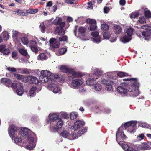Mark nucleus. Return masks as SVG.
I'll list each match as a JSON object with an SVG mask.
<instances>
[{
    "mask_svg": "<svg viewBox=\"0 0 151 151\" xmlns=\"http://www.w3.org/2000/svg\"><path fill=\"white\" fill-rule=\"evenodd\" d=\"M137 123L136 121H129L126 122L124 125L122 124L120 127L119 128L116 134V139L119 144L120 141H123L122 140H124L126 138V137L121 128H122L124 127L125 129H127V130L129 132L131 133H134L136 130L135 127Z\"/></svg>",
    "mask_w": 151,
    "mask_h": 151,
    "instance_id": "nucleus-1",
    "label": "nucleus"
},
{
    "mask_svg": "<svg viewBox=\"0 0 151 151\" xmlns=\"http://www.w3.org/2000/svg\"><path fill=\"white\" fill-rule=\"evenodd\" d=\"M30 130L26 128H23L20 131V135L23 137L22 138L25 139L26 141L29 144L25 146L26 148L32 150L34 148L36 145V142L34 140V138L31 136H29V134Z\"/></svg>",
    "mask_w": 151,
    "mask_h": 151,
    "instance_id": "nucleus-2",
    "label": "nucleus"
},
{
    "mask_svg": "<svg viewBox=\"0 0 151 151\" xmlns=\"http://www.w3.org/2000/svg\"><path fill=\"white\" fill-rule=\"evenodd\" d=\"M93 73L89 74L88 78L86 80V84L89 86L92 85L93 82L99 78L102 74L103 71L100 69L93 67Z\"/></svg>",
    "mask_w": 151,
    "mask_h": 151,
    "instance_id": "nucleus-3",
    "label": "nucleus"
},
{
    "mask_svg": "<svg viewBox=\"0 0 151 151\" xmlns=\"http://www.w3.org/2000/svg\"><path fill=\"white\" fill-rule=\"evenodd\" d=\"M139 86V83L137 80L134 79L132 81L131 84L128 87V91L130 93V95L131 96L135 97L140 94L138 89Z\"/></svg>",
    "mask_w": 151,
    "mask_h": 151,
    "instance_id": "nucleus-4",
    "label": "nucleus"
},
{
    "mask_svg": "<svg viewBox=\"0 0 151 151\" xmlns=\"http://www.w3.org/2000/svg\"><path fill=\"white\" fill-rule=\"evenodd\" d=\"M41 74L42 83H47V84L50 82H52V80H55L54 75L52 74L49 71L42 70L41 71Z\"/></svg>",
    "mask_w": 151,
    "mask_h": 151,
    "instance_id": "nucleus-5",
    "label": "nucleus"
},
{
    "mask_svg": "<svg viewBox=\"0 0 151 151\" xmlns=\"http://www.w3.org/2000/svg\"><path fill=\"white\" fill-rule=\"evenodd\" d=\"M60 70L64 73H68L73 76L74 78H79L82 76V73L81 72H76L74 70L69 67L64 65H62L60 67Z\"/></svg>",
    "mask_w": 151,
    "mask_h": 151,
    "instance_id": "nucleus-6",
    "label": "nucleus"
},
{
    "mask_svg": "<svg viewBox=\"0 0 151 151\" xmlns=\"http://www.w3.org/2000/svg\"><path fill=\"white\" fill-rule=\"evenodd\" d=\"M133 32V28H129L127 29L125 31L124 35L120 39L121 41L124 43L130 41Z\"/></svg>",
    "mask_w": 151,
    "mask_h": 151,
    "instance_id": "nucleus-7",
    "label": "nucleus"
},
{
    "mask_svg": "<svg viewBox=\"0 0 151 151\" xmlns=\"http://www.w3.org/2000/svg\"><path fill=\"white\" fill-rule=\"evenodd\" d=\"M47 85L48 89L54 93H58L61 91V89L59 87L57 83L55 80H52V82H50V83Z\"/></svg>",
    "mask_w": 151,
    "mask_h": 151,
    "instance_id": "nucleus-8",
    "label": "nucleus"
},
{
    "mask_svg": "<svg viewBox=\"0 0 151 151\" xmlns=\"http://www.w3.org/2000/svg\"><path fill=\"white\" fill-rule=\"evenodd\" d=\"M119 144L123 149L125 151H138L137 145L129 146L124 141H120Z\"/></svg>",
    "mask_w": 151,
    "mask_h": 151,
    "instance_id": "nucleus-9",
    "label": "nucleus"
},
{
    "mask_svg": "<svg viewBox=\"0 0 151 151\" xmlns=\"http://www.w3.org/2000/svg\"><path fill=\"white\" fill-rule=\"evenodd\" d=\"M106 75H107L108 77H107V79H104L101 81V82L103 84L106 85L105 89L108 91H110L112 89V84L113 82L112 81L109 79V78H111L110 77V73H106Z\"/></svg>",
    "mask_w": 151,
    "mask_h": 151,
    "instance_id": "nucleus-10",
    "label": "nucleus"
},
{
    "mask_svg": "<svg viewBox=\"0 0 151 151\" xmlns=\"http://www.w3.org/2000/svg\"><path fill=\"white\" fill-rule=\"evenodd\" d=\"M60 135L63 137L72 140L78 137L77 135L76 134H70L69 132L64 130L60 133Z\"/></svg>",
    "mask_w": 151,
    "mask_h": 151,
    "instance_id": "nucleus-11",
    "label": "nucleus"
},
{
    "mask_svg": "<svg viewBox=\"0 0 151 151\" xmlns=\"http://www.w3.org/2000/svg\"><path fill=\"white\" fill-rule=\"evenodd\" d=\"M76 29V28H75ZM76 29L74 30V32L75 35L76 36L80 37V38L82 39L83 40H86V39L84 37L86 36V35L85 33L86 29L85 28L82 27H80L78 29V35H77L76 31Z\"/></svg>",
    "mask_w": 151,
    "mask_h": 151,
    "instance_id": "nucleus-12",
    "label": "nucleus"
},
{
    "mask_svg": "<svg viewBox=\"0 0 151 151\" xmlns=\"http://www.w3.org/2000/svg\"><path fill=\"white\" fill-rule=\"evenodd\" d=\"M83 84V82L81 79H76L72 81L71 87L74 89H78Z\"/></svg>",
    "mask_w": 151,
    "mask_h": 151,
    "instance_id": "nucleus-13",
    "label": "nucleus"
},
{
    "mask_svg": "<svg viewBox=\"0 0 151 151\" xmlns=\"http://www.w3.org/2000/svg\"><path fill=\"white\" fill-rule=\"evenodd\" d=\"M91 35L93 37L92 38L91 40L95 43H99L101 40V37L99 35V33L97 31L93 32L91 34Z\"/></svg>",
    "mask_w": 151,
    "mask_h": 151,
    "instance_id": "nucleus-14",
    "label": "nucleus"
},
{
    "mask_svg": "<svg viewBox=\"0 0 151 151\" xmlns=\"http://www.w3.org/2000/svg\"><path fill=\"white\" fill-rule=\"evenodd\" d=\"M118 92L122 96H127V94L128 88L127 90L125 86H120L117 88Z\"/></svg>",
    "mask_w": 151,
    "mask_h": 151,
    "instance_id": "nucleus-15",
    "label": "nucleus"
},
{
    "mask_svg": "<svg viewBox=\"0 0 151 151\" xmlns=\"http://www.w3.org/2000/svg\"><path fill=\"white\" fill-rule=\"evenodd\" d=\"M84 123L83 121L78 120L74 123L73 128L71 129L74 131H76L82 127L84 125Z\"/></svg>",
    "mask_w": 151,
    "mask_h": 151,
    "instance_id": "nucleus-16",
    "label": "nucleus"
},
{
    "mask_svg": "<svg viewBox=\"0 0 151 151\" xmlns=\"http://www.w3.org/2000/svg\"><path fill=\"white\" fill-rule=\"evenodd\" d=\"M57 121L56 127H51V130L54 132L57 131L58 129L61 128L63 124V122L61 119H58Z\"/></svg>",
    "mask_w": 151,
    "mask_h": 151,
    "instance_id": "nucleus-17",
    "label": "nucleus"
},
{
    "mask_svg": "<svg viewBox=\"0 0 151 151\" xmlns=\"http://www.w3.org/2000/svg\"><path fill=\"white\" fill-rule=\"evenodd\" d=\"M150 142L144 143H142L141 145H137L138 151L139 150H145L149 149Z\"/></svg>",
    "mask_w": 151,
    "mask_h": 151,
    "instance_id": "nucleus-18",
    "label": "nucleus"
},
{
    "mask_svg": "<svg viewBox=\"0 0 151 151\" xmlns=\"http://www.w3.org/2000/svg\"><path fill=\"white\" fill-rule=\"evenodd\" d=\"M12 139L15 143L22 142L23 145L27 144V142L26 141L25 139H24L22 138L21 139L18 137L13 136L12 137Z\"/></svg>",
    "mask_w": 151,
    "mask_h": 151,
    "instance_id": "nucleus-19",
    "label": "nucleus"
},
{
    "mask_svg": "<svg viewBox=\"0 0 151 151\" xmlns=\"http://www.w3.org/2000/svg\"><path fill=\"white\" fill-rule=\"evenodd\" d=\"M29 79L31 81L32 83L35 84L38 86H40L41 85V80H39L35 77L29 76Z\"/></svg>",
    "mask_w": 151,
    "mask_h": 151,
    "instance_id": "nucleus-20",
    "label": "nucleus"
},
{
    "mask_svg": "<svg viewBox=\"0 0 151 151\" xmlns=\"http://www.w3.org/2000/svg\"><path fill=\"white\" fill-rule=\"evenodd\" d=\"M50 45L55 48L58 47L59 45V42H56V40L54 38H52L50 39Z\"/></svg>",
    "mask_w": 151,
    "mask_h": 151,
    "instance_id": "nucleus-21",
    "label": "nucleus"
},
{
    "mask_svg": "<svg viewBox=\"0 0 151 151\" xmlns=\"http://www.w3.org/2000/svg\"><path fill=\"white\" fill-rule=\"evenodd\" d=\"M55 32L57 33L59 35H64L65 33L64 29L62 28H60L58 27L57 26L54 27Z\"/></svg>",
    "mask_w": 151,
    "mask_h": 151,
    "instance_id": "nucleus-22",
    "label": "nucleus"
},
{
    "mask_svg": "<svg viewBox=\"0 0 151 151\" xmlns=\"http://www.w3.org/2000/svg\"><path fill=\"white\" fill-rule=\"evenodd\" d=\"M18 130V128L15 125L12 124L10 126V136L15 134Z\"/></svg>",
    "mask_w": 151,
    "mask_h": 151,
    "instance_id": "nucleus-23",
    "label": "nucleus"
},
{
    "mask_svg": "<svg viewBox=\"0 0 151 151\" xmlns=\"http://www.w3.org/2000/svg\"><path fill=\"white\" fill-rule=\"evenodd\" d=\"M142 35L143 36L142 39H144L145 40H151V39H150V35L149 34V33L146 31H144L142 33Z\"/></svg>",
    "mask_w": 151,
    "mask_h": 151,
    "instance_id": "nucleus-24",
    "label": "nucleus"
},
{
    "mask_svg": "<svg viewBox=\"0 0 151 151\" xmlns=\"http://www.w3.org/2000/svg\"><path fill=\"white\" fill-rule=\"evenodd\" d=\"M49 118L53 121L57 120L59 118V116L58 113L50 114L49 115Z\"/></svg>",
    "mask_w": 151,
    "mask_h": 151,
    "instance_id": "nucleus-25",
    "label": "nucleus"
},
{
    "mask_svg": "<svg viewBox=\"0 0 151 151\" xmlns=\"http://www.w3.org/2000/svg\"><path fill=\"white\" fill-rule=\"evenodd\" d=\"M0 82L7 87L9 86V79L6 78H2L0 80Z\"/></svg>",
    "mask_w": 151,
    "mask_h": 151,
    "instance_id": "nucleus-26",
    "label": "nucleus"
},
{
    "mask_svg": "<svg viewBox=\"0 0 151 151\" xmlns=\"http://www.w3.org/2000/svg\"><path fill=\"white\" fill-rule=\"evenodd\" d=\"M113 29L114 33L117 35L119 34L122 31L121 27L117 25H115L113 27Z\"/></svg>",
    "mask_w": 151,
    "mask_h": 151,
    "instance_id": "nucleus-27",
    "label": "nucleus"
},
{
    "mask_svg": "<svg viewBox=\"0 0 151 151\" xmlns=\"http://www.w3.org/2000/svg\"><path fill=\"white\" fill-rule=\"evenodd\" d=\"M48 22V21H45L40 24L39 26V28L42 33H44L45 32V25Z\"/></svg>",
    "mask_w": 151,
    "mask_h": 151,
    "instance_id": "nucleus-28",
    "label": "nucleus"
},
{
    "mask_svg": "<svg viewBox=\"0 0 151 151\" xmlns=\"http://www.w3.org/2000/svg\"><path fill=\"white\" fill-rule=\"evenodd\" d=\"M47 58L45 53H41L37 57V59L39 60H46Z\"/></svg>",
    "mask_w": 151,
    "mask_h": 151,
    "instance_id": "nucleus-29",
    "label": "nucleus"
},
{
    "mask_svg": "<svg viewBox=\"0 0 151 151\" xmlns=\"http://www.w3.org/2000/svg\"><path fill=\"white\" fill-rule=\"evenodd\" d=\"M24 93V90L22 86H20L16 90V93L19 96H22Z\"/></svg>",
    "mask_w": 151,
    "mask_h": 151,
    "instance_id": "nucleus-30",
    "label": "nucleus"
},
{
    "mask_svg": "<svg viewBox=\"0 0 151 151\" xmlns=\"http://www.w3.org/2000/svg\"><path fill=\"white\" fill-rule=\"evenodd\" d=\"M144 14L146 18L149 19L151 17V13L147 9L144 10Z\"/></svg>",
    "mask_w": 151,
    "mask_h": 151,
    "instance_id": "nucleus-31",
    "label": "nucleus"
},
{
    "mask_svg": "<svg viewBox=\"0 0 151 151\" xmlns=\"http://www.w3.org/2000/svg\"><path fill=\"white\" fill-rule=\"evenodd\" d=\"M139 125L141 127L149 128L151 129V126L150 125L146 122H140L139 123Z\"/></svg>",
    "mask_w": 151,
    "mask_h": 151,
    "instance_id": "nucleus-32",
    "label": "nucleus"
},
{
    "mask_svg": "<svg viewBox=\"0 0 151 151\" xmlns=\"http://www.w3.org/2000/svg\"><path fill=\"white\" fill-rule=\"evenodd\" d=\"M36 89L37 88L36 87H33L31 88L30 91V97H33L35 95L36 93L35 91Z\"/></svg>",
    "mask_w": 151,
    "mask_h": 151,
    "instance_id": "nucleus-33",
    "label": "nucleus"
},
{
    "mask_svg": "<svg viewBox=\"0 0 151 151\" xmlns=\"http://www.w3.org/2000/svg\"><path fill=\"white\" fill-rule=\"evenodd\" d=\"M62 19L61 18L58 17L55 19L53 22V23L55 25H59L62 22Z\"/></svg>",
    "mask_w": 151,
    "mask_h": 151,
    "instance_id": "nucleus-34",
    "label": "nucleus"
},
{
    "mask_svg": "<svg viewBox=\"0 0 151 151\" xmlns=\"http://www.w3.org/2000/svg\"><path fill=\"white\" fill-rule=\"evenodd\" d=\"M78 116V114L76 112H71L70 114V119L71 120H74L76 119Z\"/></svg>",
    "mask_w": 151,
    "mask_h": 151,
    "instance_id": "nucleus-35",
    "label": "nucleus"
},
{
    "mask_svg": "<svg viewBox=\"0 0 151 151\" xmlns=\"http://www.w3.org/2000/svg\"><path fill=\"white\" fill-rule=\"evenodd\" d=\"M87 22L91 25L95 24H96V22L94 19H88L86 21Z\"/></svg>",
    "mask_w": 151,
    "mask_h": 151,
    "instance_id": "nucleus-36",
    "label": "nucleus"
},
{
    "mask_svg": "<svg viewBox=\"0 0 151 151\" xmlns=\"http://www.w3.org/2000/svg\"><path fill=\"white\" fill-rule=\"evenodd\" d=\"M101 29L103 31H105L109 29V26L106 24H102L101 25Z\"/></svg>",
    "mask_w": 151,
    "mask_h": 151,
    "instance_id": "nucleus-37",
    "label": "nucleus"
},
{
    "mask_svg": "<svg viewBox=\"0 0 151 151\" xmlns=\"http://www.w3.org/2000/svg\"><path fill=\"white\" fill-rule=\"evenodd\" d=\"M19 52L22 55L26 56L27 55L26 50L23 48L20 49L19 50Z\"/></svg>",
    "mask_w": 151,
    "mask_h": 151,
    "instance_id": "nucleus-38",
    "label": "nucleus"
},
{
    "mask_svg": "<svg viewBox=\"0 0 151 151\" xmlns=\"http://www.w3.org/2000/svg\"><path fill=\"white\" fill-rule=\"evenodd\" d=\"M3 37L4 40H8L9 37V35L7 32L5 31L3 32Z\"/></svg>",
    "mask_w": 151,
    "mask_h": 151,
    "instance_id": "nucleus-39",
    "label": "nucleus"
},
{
    "mask_svg": "<svg viewBox=\"0 0 151 151\" xmlns=\"http://www.w3.org/2000/svg\"><path fill=\"white\" fill-rule=\"evenodd\" d=\"M21 41L23 44L26 45H27L29 42L28 39L25 37H22L21 38Z\"/></svg>",
    "mask_w": 151,
    "mask_h": 151,
    "instance_id": "nucleus-40",
    "label": "nucleus"
},
{
    "mask_svg": "<svg viewBox=\"0 0 151 151\" xmlns=\"http://www.w3.org/2000/svg\"><path fill=\"white\" fill-rule=\"evenodd\" d=\"M139 15V13L137 12H133L130 14V18L131 19L135 18L138 17Z\"/></svg>",
    "mask_w": 151,
    "mask_h": 151,
    "instance_id": "nucleus-41",
    "label": "nucleus"
},
{
    "mask_svg": "<svg viewBox=\"0 0 151 151\" xmlns=\"http://www.w3.org/2000/svg\"><path fill=\"white\" fill-rule=\"evenodd\" d=\"M117 75L118 76L120 77H123L124 76H127L128 75L126 73L120 72L117 73Z\"/></svg>",
    "mask_w": 151,
    "mask_h": 151,
    "instance_id": "nucleus-42",
    "label": "nucleus"
},
{
    "mask_svg": "<svg viewBox=\"0 0 151 151\" xmlns=\"http://www.w3.org/2000/svg\"><path fill=\"white\" fill-rule=\"evenodd\" d=\"M142 29H145L147 31H151V25H145L141 27Z\"/></svg>",
    "mask_w": 151,
    "mask_h": 151,
    "instance_id": "nucleus-43",
    "label": "nucleus"
},
{
    "mask_svg": "<svg viewBox=\"0 0 151 151\" xmlns=\"http://www.w3.org/2000/svg\"><path fill=\"white\" fill-rule=\"evenodd\" d=\"M102 88V87L100 84L99 83H96L94 85V89L96 91H100Z\"/></svg>",
    "mask_w": 151,
    "mask_h": 151,
    "instance_id": "nucleus-44",
    "label": "nucleus"
},
{
    "mask_svg": "<svg viewBox=\"0 0 151 151\" xmlns=\"http://www.w3.org/2000/svg\"><path fill=\"white\" fill-rule=\"evenodd\" d=\"M144 135L143 133H142L140 134H139L137 136V140L140 141L144 139Z\"/></svg>",
    "mask_w": 151,
    "mask_h": 151,
    "instance_id": "nucleus-45",
    "label": "nucleus"
},
{
    "mask_svg": "<svg viewBox=\"0 0 151 151\" xmlns=\"http://www.w3.org/2000/svg\"><path fill=\"white\" fill-rule=\"evenodd\" d=\"M96 24H94L93 25H91L88 28L89 30L90 31H93L96 30L97 28Z\"/></svg>",
    "mask_w": 151,
    "mask_h": 151,
    "instance_id": "nucleus-46",
    "label": "nucleus"
},
{
    "mask_svg": "<svg viewBox=\"0 0 151 151\" xmlns=\"http://www.w3.org/2000/svg\"><path fill=\"white\" fill-rule=\"evenodd\" d=\"M110 34L108 32H104L103 34V37L104 39H108L110 37Z\"/></svg>",
    "mask_w": 151,
    "mask_h": 151,
    "instance_id": "nucleus-47",
    "label": "nucleus"
},
{
    "mask_svg": "<svg viewBox=\"0 0 151 151\" xmlns=\"http://www.w3.org/2000/svg\"><path fill=\"white\" fill-rule=\"evenodd\" d=\"M27 12L31 14H34L38 12L37 9H29L27 11Z\"/></svg>",
    "mask_w": 151,
    "mask_h": 151,
    "instance_id": "nucleus-48",
    "label": "nucleus"
},
{
    "mask_svg": "<svg viewBox=\"0 0 151 151\" xmlns=\"http://www.w3.org/2000/svg\"><path fill=\"white\" fill-rule=\"evenodd\" d=\"M15 14L18 15L24 16L25 14V13L22 12V11L20 10H18L15 11Z\"/></svg>",
    "mask_w": 151,
    "mask_h": 151,
    "instance_id": "nucleus-49",
    "label": "nucleus"
},
{
    "mask_svg": "<svg viewBox=\"0 0 151 151\" xmlns=\"http://www.w3.org/2000/svg\"><path fill=\"white\" fill-rule=\"evenodd\" d=\"M68 39L67 36L66 35L63 36L59 37V39L60 41H66Z\"/></svg>",
    "mask_w": 151,
    "mask_h": 151,
    "instance_id": "nucleus-50",
    "label": "nucleus"
},
{
    "mask_svg": "<svg viewBox=\"0 0 151 151\" xmlns=\"http://www.w3.org/2000/svg\"><path fill=\"white\" fill-rule=\"evenodd\" d=\"M67 51V49L65 48H62L60 49L59 51V53L61 55L65 54Z\"/></svg>",
    "mask_w": 151,
    "mask_h": 151,
    "instance_id": "nucleus-51",
    "label": "nucleus"
},
{
    "mask_svg": "<svg viewBox=\"0 0 151 151\" xmlns=\"http://www.w3.org/2000/svg\"><path fill=\"white\" fill-rule=\"evenodd\" d=\"M87 129L86 128H84L81 130H79L78 132V133L79 134H83L87 132Z\"/></svg>",
    "mask_w": 151,
    "mask_h": 151,
    "instance_id": "nucleus-52",
    "label": "nucleus"
},
{
    "mask_svg": "<svg viewBox=\"0 0 151 151\" xmlns=\"http://www.w3.org/2000/svg\"><path fill=\"white\" fill-rule=\"evenodd\" d=\"M145 19L144 17H140L138 21V22L140 24H143L145 22Z\"/></svg>",
    "mask_w": 151,
    "mask_h": 151,
    "instance_id": "nucleus-53",
    "label": "nucleus"
},
{
    "mask_svg": "<svg viewBox=\"0 0 151 151\" xmlns=\"http://www.w3.org/2000/svg\"><path fill=\"white\" fill-rule=\"evenodd\" d=\"M46 40L45 38L42 37H40L38 40V43L39 44H42L43 42L45 41Z\"/></svg>",
    "mask_w": 151,
    "mask_h": 151,
    "instance_id": "nucleus-54",
    "label": "nucleus"
},
{
    "mask_svg": "<svg viewBox=\"0 0 151 151\" xmlns=\"http://www.w3.org/2000/svg\"><path fill=\"white\" fill-rule=\"evenodd\" d=\"M24 76L20 74H17L15 75V77L18 79L21 80L23 79Z\"/></svg>",
    "mask_w": 151,
    "mask_h": 151,
    "instance_id": "nucleus-55",
    "label": "nucleus"
},
{
    "mask_svg": "<svg viewBox=\"0 0 151 151\" xmlns=\"http://www.w3.org/2000/svg\"><path fill=\"white\" fill-rule=\"evenodd\" d=\"M30 47L31 50L33 52L35 53L37 52L38 50L36 46H32V47Z\"/></svg>",
    "mask_w": 151,
    "mask_h": 151,
    "instance_id": "nucleus-56",
    "label": "nucleus"
},
{
    "mask_svg": "<svg viewBox=\"0 0 151 151\" xmlns=\"http://www.w3.org/2000/svg\"><path fill=\"white\" fill-rule=\"evenodd\" d=\"M18 35V32L16 31H12V37L13 38H15L17 37Z\"/></svg>",
    "mask_w": 151,
    "mask_h": 151,
    "instance_id": "nucleus-57",
    "label": "nucleus"
},
{
    "mask_svg": "<svg viewBox=\"0 0 151 151\" xmlns=\"http://www.w3.org/2000/svg\"><path fill=\"white\" fill-rule=\"evenodd\" d=\"M88 6L87 7V9H93V4L92 2H90L88 3Z\"/></svg>",
    "mask_w": 151,
    "mask_h": 151,
    "instance_id": "nucleus-58",
    "label": "nucleus"
},
{
    "mask_svg": "<svg viewBox=\"0 0 151 151\" xmlns=\"http://www.w3.org/2000/svg\"><path fill=\"white\" fill-rule=\"evenodd\" d=\"M75 0H65V2L67 4H74Z\"/></svg>",
    "mask_w": 151,
    "mask_h": 151,
    "instance_id": "nucleus-59",
    "label": "nucleus"
},
{
    "mask_svg": "<svg viewBox=\"0 0 151 151\" xmlns=\"http://www.w3.org/2000/svg\"><path fill=\"white\" fill-rule=\"evenodd\" d=\"M2 53L4 55H7L9 53V50L8 49H5Z\"/></svg>",
    "mask_w": 151,
    "mask_h": 151,
    "instance_id": "nucleus-60",
    "label": "nucleus"
},
{
    "mask_svg": "<svg viewBox=\"0 0 151 151\" xmlns=\"http://www.w3.org/2000/svg\"><path fill=\"white\" fill-rule=\"evenodd\" d=\"M23 71V73L25 74H28L29 73V70L27 69H23L22 70Z\"/></svg>",
    "mask_w": 151,
    "mask_h": 151,
    "instance_id": "nucleus-61",
    "label": "nucleus"
},
{
    "mask_svg": "<svg viewBox=\"0 0 151 151\" xmlns=\"http://www.w3.org/2000/svg\"><path fill=\"white\" fill-rule=\"evenodd\" d=\"M5 48V46L4 45H1L0 46V52H3Z\"/></svg>",
    "mask_w": 151,
    "mask_h": 151,
    "instance_id": "nucleus-62",
    "label": "nucleus"
},
{
    "mask_svg": "<svg viewBox=\"0 0 151 151\" xmlns=\"http://www.w3.org/2000/svg\"><path fill=\"white\" fill-rule=\"evenodd\" d=\"M62 117L65 119H67L69 118L68 115L66 113H63L62 115Z\"/></svg>",
    "mask_w": 151,
    "mask_h": 151,
    "instance_id": "nucleus-63",
    "label": "nucleus"
},
{
    "mask_svg": "<svg viewBox=\"0 0 151 151\" xmlns=\"http://www.w3.org/2000/svg\"><path fill=\"white\" fill-rule=\"evenodd\" d=\"M119 3L121 5L124 6L125 4L126 1L125 0H120L119 1Z\"/></svg>",
    "mask_w": 151,
    "mask_h": 151,
    "instance_id": "nucleus-64",
    "label": "nucleus"
}]
</instances>
